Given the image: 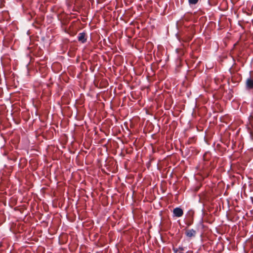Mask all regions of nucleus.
I'll return each instance as SVG.
<instances>
[{
  "label": "nucleus",
  "mask_w": 253,
  "mask_h": 253,
  "mask_svg": "<svg viewBox=\"0 0 253 253\" xmlns=\"http://www.w3.org/2000/svg\"><path fill=\"white\" fill-rule=\"evenodd\" d=\"M251 74V72H250V75L246 79L245 88L247 90L253 92V76Z\"/></svg>",
  "instance_id": "obj_1"
},
{
  "label": "nucleus",
  "mask_w": 253,
  "mask_h": 253,
  "mask_svg": "<svg viewBox=\"0 0 253 253\" xmlns=\"http://www.w3.org/2000/svg\"><path fill=\"white\" fill-rule=\"evenodd\" d=\"M183 214V211L180 207H176L173 210V216L180 217Z\"/></svg>",
  "instance_id": "obj_2"
},
{
  "label": "nucleus",
  "mask_w": 253,
  "mask_h": 253,
  "mask_svg": "<svg viewBox=\"0 0 253 253\" xmlns=\"http://www.w3.org/2000/svg\"><path fill=\"white\" fill-rule=\"evenodd\" d=\"M78 41L82 43H84L86 42V33L84 32L80 33L78 36Z\"/></svg>",
  "instance_id": "obj_3"
},
{
  "label": "nucleus",
  "mask_w": 253,
  "mask_h": 253,
  "mask_svg": "<svg viewBox=\"0 0 253 253\" xmlns=\"http://www.w3.org/2000/svg\"><path fill=\"white\" fill-rule=\"evenodd\" d=\"M196 232L193 229L188 230L185 232V235L188 237H193L196 236Z\"/></svg>",
  "instance_id": "obj_4"
},
{
  "label": "nucleus",
  "mask_w": 253,
  "mask_h": 253,
  "mask_svg": "<svg viewBox=\"0 0 253 253\" xmlns=\"http://www.w3.org/2000/svg\"><path fill=\"white\" fill-rule=\"evenodd\" d=\"M193 213L189 214V216L185 223L187 226H190L193 223Z\"/></svg>",
  "instance_id": "obj_5"
},
{
  "label": "nucleus",
  "mask_w": 253,
  "mask_h": 253,
  "mask_svg": "<svg viewBox=\"0 0 253 253\" xmlns=\"http://www.w3.org/2000/svg\"><path fill=\"white\" fill-rule=\"evenodd\" d=\"M199 0H188L189 4L190 5H195L197 4Z\"/></svg>",
  "instance_id": "obj_6"
},
{
  "label": "nucleus",
  "mask_w": 253,
  "mask_h": 253,
  "mask_svg": "<svg viewBox=\"0 0 253 253\" xmlns=\"http://www.w3.org/2000/svg\"><path fill=\"white\" fill-rule=\"evenodd\" d=\"M0 107H1V115L2 112L3 110H4V109L5 108V105H3L1 104Z\"/></svg>",
  "instance_id": "obj_7"
},
{
  "label": "nucleus",
  "mask_w": 253,
  "mask_h": 253,
  "mask_svg": "<svg viewBox=\"0 0 253 253\" xmlns=\"http://www.w3.org/2000/svg\"><path fill=\"white\" fill-rule=\"evenodd\" d=\"M172 250L173 251L174 253H177L178 249L177 248H173Z\"/></svg>",
  "instance_id": "obj_8"
},
{
  "label": "nucleus",
  "mask_w": 253,
  "mask_h": 253,
  "mask_svg": "<svg viewBox=\"0 0 253 253\" xmlns=\"http://www.w3.org/2000/svg\"><path fill=\"white\" fill-rule=\"evenodd\" d=\"M178 250H180V251H183L184 250V248L182 246H179L178 248Z\"/></svg>",
  "instance_id": "obj_9"
},
{
  "label": "nucleus",
  "mask_w": 253,
  "mask_h": 253,
  "mask_svg": "<svg viewBox=\"0 0 253 253\" xmlns=\"http://www.w3.org/2000/svg\"><path fill=\"white\" fill-rule=\"evenodd\" d=\"M2 154H3V155L4 157H5V156H6V153H5V152H4L2 153Z\"/></svg>",
  "instance_id": "obj_10"
},
{
  "label": "nucleus",
  "mask_w": 253,
  "mask_h": 253,
  "mask_svg": "<svg viewBox=\"0 0 253 253\" xmlns=\"http://www.w3.org/2000/svg\"><path fill=\"white\" fill-rule=\"evenodd\" d=\"M3 75H4V79H5V73H4V71H3Z\"/></svg>",
  "instance_id": "obj_11"
},
{
  "label": "nucleus",
  "mask_w": 253,
  "mask_h": 253,
  "mask_svg": "<svg viewBox=\"0 0 253 253\" xmlns=\"http://www.w3.org/2000/svg\"><path fill=\"white\" fill-rule=\"evenodd\" d=\"M0 60H1V64L2 65V57H1Z\"/></svg>",
  "instance_id": "obj_12"
},
{
  "label": "nucleus",
  "mask_w": 253,
  "mask_h": 253,
  "mask_svg": "<svg viewBox=\"0 0 253 253\" xmlns=\"http://www.w3.org/2000/svg\"><path fill=\"white\" fill-rule=\"evenodd\" d=\"M0 3H1V7L2 6V0H1V2H0Z\"/></svg>",
  "instance_id": "obj_13"
},
{
  "label": "nucleus",
  "mask_w": 253,
  "mask_h": 253,
  "mask_svg": "<svg viewBox=\"0 0 253 253\" xmlns=\"http://www.w3.org/2000/svg\"><path fill=\"white\" fill-rule=\"evenodd\" d=\"M0 136H1V137H2V138L3 139V140H4V138L2 137V134H0Z\"/></svg>",
  "instance_id": "obj_14"
},
{
  "label": "nucleus",
  "mask_w": 253,
  "mask_h": 253,
  "mask_svg": "<svg viewBox=\"0 0 253 253\" xmlns=\"http://www.w3.org/2000/svg\"><path fill=\"white\" fill-rule=\"evenodd\" d=\"M0 198H1V203L2 202V197L1 196L0 197Z\"/></svg>",
  "instance_id": "obj_15"
},
{
  "label": "nucleus",
  "mask_w": 253,
  "mask_h": 253,
  "mask_svg": "<svg viewBox=\"0 0 253 253\" xmlns=\"http://www.w3.org/2000/svg\"><path fill=\"white\" fill-rule=\"evenodd\" d=\"M178 49H176V51L177 52H178Z\"/></svg>",
  "instance_id": "obj_16"
},
{
  "label": "nucleus",
  "mask_w": 253,
  "mask_h": 253,
  "mask_svg": "<svg viewBox=\"0 0 253 253\" xmlns=\"http://www.w3.org/2000/svg\"><path fill=\"white\" fill-rule=\"evenodd\" d=\"M183 253V252H178V253Z\"/></svg>",
  "instance_id": "obj_17"
},
{
  "label": "nucleus",
  "mask_w": 253,
  "mask_h": 253,
  "mask_svg": "<svg viewBox=\"0 0 253 253\" xmlns=\"http://www.w3.org/2000/svg\"><path fill=\"white\" fill-rule=\"evenodd\" d=\"M0 179H1V180H2V177H1V178H0Z\"/></svg>",
  "instance_id": "obj_18"
},
{
  "label": "nucleus",
  "mask_w": 253,
  "mask_h": 253,
  "mask_svg": "<svg viewBox=\"0 0 253 253\" xmlns=\"http://www.w3.org/2000/svg\"><path fill=\"white\" fill-rule=\"evenodd\" d=\"M208 2L210 3V0H208Z\"/></svg>",
  "instance_id": "obj_19"
}]
</instances>
